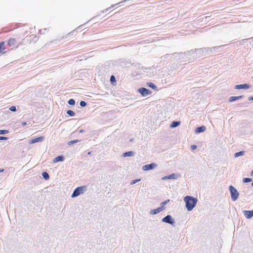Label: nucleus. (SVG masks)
<instances>
[{
	"label": "nucleus",
	"mask_w": 253,
	"mask_h": 253,
	"mask_svg": "<svg viewBox=\"0 0 253 253\" xmlns=\"http://www.w3.org/2000/svg\"><path fill=\"white\" fill-rule=\"evenodd\" d=\"M244 215L248 219L251 218L253 216V210L250 211H243Z\"/></svg>",
	"instance_id": "obj_8"
},
{
	"label": "nucleus",
	"mask_w": 253,
	"mask_h": 253,
	"mask_svg": "<svg viewBox=\"0 0 253 253\" xmlns=\"http://www.w3.org/2000/svg\"><path fill=\"white\" fill-rule=\"evenodd\" d=\"M110 81L112 83L116 82L115 78V77L114 76H111V77L110 78Z\"/></svg>",
	"instance_id": "obj_27"
},
{
	"label": "nucleus",
	"mask_w": 253,
	"mask_h": 253,
	"mask_svg": "<svg viewBox=\"0 0 253 253\" xmlns=\"http://www.w3.org/2000/svg\"><path fill=\"white\" fill-rule=\"evenodd\" d=\"M138 91L143 96H147L151 93V91L150 90L144 87L140 88L138 89Z\"/></svg>",
	"instance_id": "obj_4"
},
{
	"label": "nucleus",
	"mask_w": 253,
	"mask_h": 253,
	"mask_svg": "<svg viewBox=\"0 0 253 253\" xmlns=\"http://www.w3.org/2000/svg\"><path fill=\"white\" fill-rule=\"evenodd\" d=\"M165 205L164 204V203H163V202L161 203V207H160V208H164V207Z\"/></svg>",
	"instance_id": "obj_34"
},
{
	"label": "nucleus",
	"mask_w": 253,
	"mask_h": 253,
	"mask_svg": "<svg viewBox=\"0 0 253 253\" xmlns=\"http://www.w3.org/2000/svg\"><path fill=\"white\" fill-rule=\"evenodd\" d=\"M251 181H252V179H251V178H244L243 180V181L244 183L249 182H251Z\"/></svg>",
	"instance_id": "obj_23"
},
{
	"label": "nucleus",
	"mask_w": 253,
	"mask_h": 253,
	"mask_svg": "<svg viewBox=\"0 0 253 253\" xmlns=\"http://www.w3.org/2000/svg\"><path fill=\"white\" fill-rule=\"evenodd\" d=\"M86 105V103L84 101H82L80 102V106L82 107H84Z\"/></svg>",
	"instance_id": "obj_28"
},
{
	"label": "nucleus",
	"mask_w": 253,
	"mask_h": 253,
	"mask_svg": "<svg viewBox=\"0 0 253 253\" xmlns=\"http://www.w3.org/2000/svg\"><path fill=\"white\" fill-rule=\"evenodd\" d=\"M63 160H64L63 157L62 156H58V157H56L55 158H54L53 159V161L54 163H57V162H58L60 161H63Z\"/></svg>",
	"instance_id": "obj_13"
},
{
	"label": "nucleus",
	"mask_w": 253,
	"mask_h": 253,
	"mask_svg": "<svg viewBox=\"0 0 253 253\" xmlns=\"http://www.w3.org/2000/svg\"><path fill=\"white\" fill-rule=\"evenodd\" d=\"M243 97L242 95L238 96H231L229 98V102H233L236 101L237 100L241 99Z\"/></svg>",
	"instance_id": "obj_12"
},
{
	"label": "nucleus",
	"mask_w": 253,
	"mask_h": 253,
	"mask_svg": "<svg viewBox=\"0 0 253 253\" xmlns=\"http://www.w3.org/2000/svg\"><path fill=\"white\" fill-rule=\"evenodd\" d=\"M243 154H244V152L243 151L235 153L234 157H239L240 156L243 155Z\"/></svg>",
	"instance_id": "obj_21"
},
{
	"label": "nucleus",
	"mask_w": 253,
	"mask_h": 253,
	"mask_svg": "<svg viewBox=\"0 0 253 253\" xmlns=\"http://www.w3.org/2000/svg\"><path fill=\"white\" fill-rule=\"evenodd\" d=\"M249 100H253V96H250L248 98Z\"/></svg>",
	"instance_id": "obj_35"
},
{
	"label": "nucleus",
	"mask_w": 253,
	"mask_h": 253,
	"mask_svg": "<svg viewBox=\"0 0 253 253\" xmlns=\"http://www.w3.org/2000/svg\"><path fill=\"white\" fill-rule=\"evenodd\" d=\"M249 88V85L247 84H242L236 85L235 86V88L237 89H248Z\"/></svg>",
	"instance_id": "obj_9"
},
{
	"label": "nucleus",
	"mask_w": 253,
	"mask_h": 253,
	"mask_svg": "<svg viewBox=\"0 0 253 253\" xmlns=\"http://www.w3.org/2000/svg\"><path fill=\"white\" fill-rule=\"evenodd\" d=\"M184 201L185 202L186 207L188 211H192L197 202V199L190 196L185 197Z\"/></svg>",
	"instance_id": "obj_1"
},
{
	"label": "nucleus",
	"mask_w": 253,
	"mask_h": 253,
	"mask_svg": "<svg viewBox=\"0 0 253 253\" xmlns=\"http://www.w3.org/2000/svg\"><path fill=\"white\" fill-rule=\"evenodd\" d=\"M156 165L154 164H151L149 165H146L144 166L142 168L143 170H148L150 169H152L155 168Z\"/></svg>",
	"instance_id": "obj_7"
},
{
	"label": "nucleus",
	"mask_w": 253,
	"mask_h": 253,
	"mask_svg": "<svg viewBox=\"0 0 253 253\" xmlns=\"http://www.w3.org/2000/svg\"><path fill=\"white\" fill-rule=\"evenodd\" d=\"M164 208H158L156 209L151 211L150 213L151 214H157V213L161 212V211L164 210Z\"/></svg>",
	"instance_id": "obj_11"
},
{
	"label": "nucleus",
	"mask_w": 253,
	"mask_h": 253,
	"mask_svg": "<svg viewBox=\"0 0 253 253\" xmlns=\"http://www.w3.org/2000/svg\"><path fill=\"white\" fill-rule=\"evenodd\" d=\"M5 45L4 42H0V53L4 54L5 53Z\"/></svg>",
	"instance_id": "obj_10"
},
{
	"label": "nucleus",
	"mask_w": 253,
	"mask_h": 253,
	"mask_svg": "<svg viewBox=\"0 0 253 253\" xmlns=\"http://www.w3.org/2000/svg\"><path fill=\"white\" fill-rule=\"evenodd\" d=\"M7 139V137L4 136H0V140H4Z\"/></svg>",
	"instance_id": "obj_31"
},
{
	"label": "nucleus",
	"mask_w": 253,
	"mask_h": 253,
	"mask_svg": "<svg viewBox=\"0 0 253 253\" xmlns=\"http://www.w3.org/2000/svg\"><path fill=\"white\" fill-rule=\"evenodd\" d=\"M139 180H140V179H137V180H133V181H132L131 182V184H133L135 183L136 182L139 181Z\"/></svg>",
	"instance_id": "obj_32"
},
{
	"label": "nucleus",
	"mask_w": 253,
	"mask_h": 253,
	"mask_svg": "<svg viewBox=\"0 0 253 253\" xmlns=\"http://www.w3.org/2000/svg\"><path fill=\"white\" fill-rule=\"evenodd\" d=\"M8 133L7 130H0V134H4Z\"/></svg>",
	"instance_id": "obj_24"
},
{
	"label": "nucleus",
	"mask_w": 253,
	"mask_h": 253,
	"mask_svg": "<svg viewBox=\"0 0 253 253\" xmlns=\"http://www.w3.org/2000/svg\"><path fill=\"white\" fill-rule=\"evenodd\" d=\"M68 103L70 104V105H74L75 103V100L73 99H70L69 101H68Z\"/></svg>",
	"instance_id": "obj_25"
},
{
	"label": "nucleus",
	"mask_w": 253,
	"mask_h": 253,
	"mask_svg": "<svg viewBox=\"0 0 253 253\" xmlns=\"http://www.w3.org/2000/svg\"><path fill=\"white\" fill-rule=\"evenodd\" d=\"M43 140V137L40 136L39 137L31 139V140L29 141V144H33L35 143L41 142Z\"/></svg>",
	"instance_id": "obj_6"
},
{
	"label": "nucleus",
	"mask_w": 253,
	"mask_h": 253,
	"mask_svg": "<svg viewBox=\"0 0 253 253\" xmlns=\"http://www.w3.org/2000/svg\"><path fill=\"white\" fill-rule=\"evenodd\" d=\"M229 190L231 193V197L232 200L234 201H236L239 197V193L238 191L232 186H229Z\"/></svg>",
	"instance_id": "obj_2"
},
{
	"label": "nucleus",
	"mask_w": 253,
	"mask_h": 253,
	"mask_svg": "<svg viewBox=\"0 0 253 253\" xmlns=\"http://www.w3.org/2000/svg\"><path fill=\"white\" fill-rule=\"evenodd\" d=\"M252 185L253 186V182L252 183Z\"/></svg>",
	"instance_id": "obj_40"
},
{
	"label": "nucleus",
	"mask_w": 253,
	"mask_h": 253,
	"mask_svg": "<svg viewBox=\"0 0 253 253\" xmlns=\"http://www.w3.org/2000/svg\"><path fill=\"white\" fill-rule=\"evenodd\" d=\"M79 195V187L76 188L72 195V197H75Z\"/></svg>",
	"instance_id": "obj_14"
},
{
	"label": "nucleus",
	"mask_w": 253,
	"mask_h": 253,
	"mask_svg": "<svg viewBox=\"0 0 253 253\" xmlns=\"http://www.w3.org/2000/svg\"><path fill=\"white\" fill-rule=\"evenodd\" d=\"M7 44L12 47V49L15 47L17 48L18 46V44L17 43V42L15 39L10 38L7 41Z\"/></svg>",
	"instance_id": "obj_3"
},
{
	"label": "nucleus",
	"mask_w": 253,
	"mask_h": 253,
	"mask_svg": "<svg viewBox=\"0 0 253 253\" xmlns=\"http://www.w3.org/2000/svg\"><path fill=\"white\" fill-rule=\"evenodd\" d=\"M22 126H25L26 125V122H23L22 123Z\"/></svg>",
	"instance_id": "obj_37"
},
{
	"label": "nucleus",
	"mask_w": 253,
	"mask_h": 253,
	"mask_svg": "<svg viewBox=\"0 0 253 253\" xmlns=\"http://www.w3.org/2000/svg\"><path fill=\"white\" fill-rule=\"evenodd\" d=\"M9 110L11 111L14 112L16 111V108L15 106H11L10 107Z\"/></svg>",
	"instance_id": "obj_29"
},
{
	"label": "nucleus",
	"mask_w": 253,
	"mask_h": 253,
	"mask_svg": "<svg viewBox=\"0 0 253 253\" xmlns=\"http://www.w3.org/2000/svg\"><path fill=\"white\" fill-rule=\"evenodd\" d=\"M4 169H0V172H3Z\"/></svg>",
	"instance_id": "obj_38"
},
{
	"label": "nucleus",
	"mask_w": 253,
	"mask_h": 253,
	"mask_svg": "<svg viewBox=\"0 0 253 253\" xmlns=\"http://www.w3.org/2000/svg\"><path fill=\"white\" fill-rule=\"evenodd\" d=\"M147 85L151 87L152 88H153V89H157V86L154 84H153L152 83H147Z\"/></svg>",
	"instance_id": "obj_17"
},
{
	"label": "nucleus",
	"mask_w": 253,
	"mask_h": 253,
	"mask_svg": "<svg viewBox=\"0 0 253 253\" xmlns=\"http://www.w3.org/2000/svg\"><path fill=\"white\" fill-rule=\"evenodd\" d=\"M191 148L192 150H194L197 148V146L195 145H192L191 146Z\"/></svg>",
	"instance_id": "obj_30"
},
{
	"label": "nucleus",
	"mask_w": 253,
	"mask_h": 253,
	"mask_svg": "<svg viewBox=\"0 0 253 253\" xmlns=\"http://www.w3.org/2000/svg\"><path fill=\"white\" fill-rule=\"evenodd\" d=\"M169 202V200H166L165 201L163 202V203L165 205H166Z\"/></svg>",
	"instance_id": "obj_33"
},
{
	"label": "nucleus",
	"mask_w": 253,
	"mask_h": 253,
	"mask_svg": "<svg viewBox=\"0 0 253 253\" xmlns=\"http://www.w3.org/2000/svg\"><path fill=\"white\" fill-rule=\"evenodd\" d=\"M133 155V152L132 151H129L127 152L124 153L123 154L124 157H130Z\"/></svg>",
	"instance_id": "obj_18"
},
{
	"label": "nucleus",
	"mask_w": 253,
	"mask_h": 253,
	"mask_svg": "<svg viewBox=\"0 0 253 253\" xmlns=\"http://www.w3.org/2000/svg\"><path fill=\"white\" fill-rule=\"evenodd\" d=\"M42 176L43 177V178L46 179V180H47L49 179V176L48 175V174L46 172H43L42 173Z\"/></svg>",
	"instance_id": "obj_20"
},
{
	"label": "nucleus",
	"mask_w": 253,
	"mask_h": 253,
	"mask_svg": "<svg viewBox=\"0 0 253 253\" xmlns=\"http://www.w3.org/2000/svg\"><path fill=\"white\" fill-rule=\"evenodd\" d=\"M206 129V128L204 126H200V127H198L197 128H196V132H204Z\"/></svg>",
	"instance_id": "obj_15"
},
{
	"label": "nucleus",
	"mask_w": 253,
	"mask_h": 253,
	"mask_svg": "<svg viewBox=\"0 0 253 253\" xmlns=\"http://www.w3.org/2000/svg\"><path fill=\"white\" fill-rule=\"evenodd\" d=\"M162 221L171 224H172L173 223V221H172L171 216L169 215H167L166 217H164L162 219Z\"/></svg>",
	"instance_id": "obj_5"
},
{
	"label": "nucleus",
	"mask_w": 253,
	"mask_h": 253,
	"mask_svg": "<svg viewBox=\"0 0 253 253\" xmlns=\"http://www.w3.org/2000/svg\"><path fill=\"white\" fill-rule=\"evenodd\" d=\"M175 178V175L174 174H170L169 176H165L164 177L162 178V179L163 180H166V179H172V178Z\"/></svg>",
	"instance_id": "obj_16"
},
{
	"label": "nucleus",
	"mask_w": 253,
	"mask_h": 253,
	"mask_svg": "<svg viewBox=\"0 0 253 253\" xmlns=\"http://www.w3.org/2000/svg\"><path fill=\"white\" fill-rule=\"evenodd\" d=\"M251 175L253 176V170L251 172Z\"/></svg>",
	"instance_id": "obj_39"
},
{
	"label": "nucleus",
	"mask_w": 253,
	"mask_h": 253,
	"mask_svg": "<svg viewBox=\"0 0 253 253\" xmlns=\"http://www.w3.org/2000/svg\"><path fill=\"white\" fill-rule=\"evenodd\" d=\"M180 124V122H173L171 125H170V127H175L176 126H178Z\"/></svg>",
	"instance_id": "obj_19"
},
{
	"label": "nucleus",
	"mask_w": 253,
	"mask_h": 253,
	"mask_svg": "<svg viewBox=\"0 0 253 253\" xmlns=\"http://www.w3.org/2000/svg\"><path fill=\"white\" fill-rule=\"evenodd\" d=\"M78 142V140H73V141H70L68 142V144L69 145H72V144H74L75 143H77Z\"/></svg>",
	"instance_id": "obj_26"
},
{
	"label": "nucleus",
	"mask_w": 253,
	"mask_h": 253,
	"mask_svg": "<svg viewBox=\"0 0 253 253\" xmlns=\"http://www.w3.org/2000/svg\"><path fill=\"white\" fill-rule=\"evenodd\" d=\"M67 113L69 115H70V116H74V114H75L74 112L73 111L70 110H68V111H67Z\"/></svg>",
	"instance_id": "obj_22"
},
{
	"label": "nucleus",
	"mask_w": 253,
	"mask_h": 253,
	"mask_svg": "<svg viewBox=\"0 0 253 253\" xmlns=\"http://www.w3.org/2000/svg\"><path fill=\"white\" fill-rule=\"evenodd\" d=\"M83 188H84V187H81V186H80V193H81V192H82V191L83 190Z\"/></svg>",
	"instance_id": "obj_36"
}]
</instances>
